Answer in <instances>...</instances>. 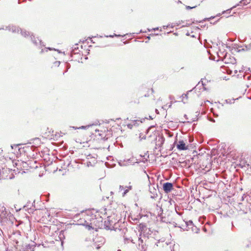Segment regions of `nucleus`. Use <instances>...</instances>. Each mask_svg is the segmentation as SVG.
<instances>
[{
    "label": "nucleus",
    "mask_w": 251,
    "mask_h": 251,
    "mask_svg": "<svg viewBox=\"0 0 251 251\" xmlns=\"http://www.w3.org/2000/svg\"><path fill=\"white\" fill-rule=\"evenodd\" d=\"M94 210H88L83 214V217L78 221V225L91 227L92 225H96L100 226V222L102 223V219L101 217H97V215L94 214Z\"/></svg>",
    "instance_id": "f257e3e1"
},
{
    "label": "nucleus",
    "mask_w": 251,
    "mask_h": 251,
    "mask_svg": "<svg viewBox=\"0 0 251 251\" xmlns=\"http://www.w3.org/2000/svg\"><path fill=\"white\" fill-rule=\"evenodd\" d=\"M10 239L15 243V246H18L20 242H22V237L21 232L19 231H16L14 232L10 237Z\"/></svg>",
    "instance_id": "f03ea898"
},
{
    "label": "nucleus",
    "mask_w": 251,
    "mask_h": 251,
    "mask_svg": "<svg viewBox=\"0 0 251 251\" xmlns=\"http://www.w3.org/2000/svg\"><path fill=\"white\" fill-rule=\"evenodd\" d=\"M155 186L157 187L158 185L153 184L149 186V192L151 194V198L152 199L156 198L158 196L157 190L155 188Z\"/></svg>",
    "instance_id": "7ed1b4c3"
},
{
    "label": "nucleus",
    "mask_w": 251,
    "mask_h": 251,
    "mask_svg": "<svg viewBox=\"0 0 251 251\" xmlns=\"http://www.w3.org/2000/svg\"><path fill=\"white\" fill-rule=\"evenodd\" d=\"M9 30L12 31L13 32H18L19 31H20L21 34L25 37L29 34L28 32H27L26 31H24L23 30H22L19 27L13 25L11 26H9Z\"/></svg>",
    "instance_id": "20e7f679"
},
{
    "label": "nucleus",
    "mask_w": 251,
    "mask_h": 251,
    "mask_svg": "<svg viewBox=\"0 0 251 251\" xmlns=\"http://www.w3.org/2000/svg\"><path fill=\"white\" fill-rule=\"evenodd\" d=\"M173 189V184L171 182H166L163 185V189L166 193H170Z\"/></svg>",
    "instance_id": "39448f33"
},
{
    "label": "nucleus",
    "mask_w": 251,
    "mask_h": 251,
    "mask_svg": "<svg viewBox=\"0 0 251 251\" xmlns=\"http://www.w3.org/2000/svg\"><path fill=\"white\" fill-rule=\"evenodd\" d=\"M165 141V138L162 135H159L156 137L155 139V144L156 146L161 147L164 144Z\"/></svg>",
    "instance_id": "423d86ee"
},
{
    "label": "nucleus",
    "mask_w": 251,
    "mask_h": 251,
    "mask_svg": "<svg viewBox=\"0 0 251 251\" xmlns=\"http://www.w3.org/2000/svg\"><path fill=\"white\" fill-rule=\"evenodd\" d=\"M104 228L108 230H112L113 228V222L110 220V217H108L107 219L105 220L103 224Z\"/></svg>",
    "instance_id": "0eeeda50"
},
{
    "label": "nucleus",
    "mask_w": 251,
    "mask_h": 251,
    "mask_svg": "<svg viewBox=\"0 0 251 251\" xmlns=\"http://www.w3.org/2000/svg\"><path fill=\"white\" fill-rule=\"evenodd\" d=\"M176 147L180 151H184L188 149V146L186 145L185 142L183 140L178 141Z\"/></svg>",
    "instance_id": "6e6552de"
},
{
    "label": "nucleus",
    "mask_w": 251,
    "mask_h": 251,
    "mask_svg": "<svg viewBox=\"0 0 251 251\" xmlns=\"http://www.w3.org/2000/svg\"><path fill=\"white\" fill-rule=\"evenodd\" d=\"M30 38L32 42L35 45L37 46L38 44L39 43L41 47L44 46V45L43 44V42L41 40H39L38 39L36 40L35 37L33 35H31Z\"/></svg>",
    "instance_id": "1a4fd4ad"
},
{
    "label": "nucleus",
    "mask_w": 251,
    "mask_h": 251,
    "mask_svg": "<svg viewBox=\"0 0 251 251\" xmlns=\"http://www.w3.org/2000/svg\"><path fill=\"white\" fill-rule=\"evenodd\" d=\"M201 86H202V87H203V89H204V90H205V87H204V84H203V81H202V79L201 80V81H200V82H199L197 84V85H196V86H195V87H194L192 90H191L189 91L188 92V93H189V92H190L192 91H193V89H196V90H197V89H198V88L201 89Z\"/></svg>",
    "instance_id": "9d476101"
},
{
    "label": "nucleus",
    "mask_w": 251,
    "mask_h": 251,
    "mask_svg": "<svg viewBox=\"0 0 251 251\" xmlns=\"http://www.w3.org/2000/svg\"><path fill=\"white\" fill-rule=\"evenodd\" d=\"M139 228H140L141 234L144 233L145 229H147L146 225L143 223H141L139 224Z\"/></svg>",
    "instance_id": "9b49d317"
},
{
    "label": "nucleus",
    "mask_w": 251,
    "mask_h": 251,
    "mask_svg": "<svg viewBox=\"0 0 251 251\" xmlns=\"http://www.w3.org/2000/svg\"><path fill=\"white\" fill-rule=\"evenodd\" d=\"M92 126H93V125H87L86 126H80L78 127H75V126H71V127L73 129H87L88 128H89V127Z\"/></svg>",
    "instance_id": "f8f14e48"
},
{
    "label": "nucleus",
    "mask_w": 251,
    "mask_h": 251,
    "mask_svg": "<svg viewBox=\"0 0 251 251\" xmlns=\"http://www.w3.org/2000/svg\"><path fill=\"white\" fill-rule=\"evenodd\" d=\"M5 208L4 206H2L1 209V213H0V220L2 219L3 217H5Z\"/></svg>",
    "instance_id": "ddd939ff"
},
{
    "label": "nucleus",
    "mask_w": 251,
    "mask_h": 251,
    "mask_svg": "<svg viewBox=\"0 0 251 251\" xmlns=\"http://www.w3.org/2000/svg\"><path fill=\"white\" fill-rule=\"evenodd\" d=\"M129 241H131L132 243H134L133 242V240L131 238H126V237H125L124 238V243H125V244L128 243L129 242Z\"/></svg>",
    "instance_id": "4468645a"
},
{
    "label": "nucleus",
    "mask_w": 251,
    "mask_h": 251,
    "mask_svg": "<svg viewBox=\"0 0 251 251\" xmlns=\"http://www.w3.org/2000/svg\"><path fill=\"white\" fill-rule=\"evenodd\" d=\"M186 224L187 226H188V228H191L193 226V222L192 221H189L186 223Z\"/></svg>",
    "instance_id": "2eb2a0df"
},
{
    "label": "nucleus",
    "mask_w": 251,
    "mask_h": 251,
    "mask_svg": "<svg viewBox=\"0 0 251 251\" xmlns=\"http://www.w3.org/2000/svg\"><path fill=\"white\" fill-rule=\"evenodd\" d=\"M250 2V0H242L240 1V3L243 4V5H247L248 3Z\"/></svg>",
    "instance_id": "dca6fc26"
},
{
    "label": "nucleus",
    "mask_w": 251,
    "mask_h": 251,
    "mask_svg": "<svg viewBox=\"0 0 251 251\" xmlns=\"http://www.w3.org/2000/svg\"><path fill=\"white\" fill-rule=\"evenodd\" d=\"M187 94H183L182 95V101H183L184 103H185L186 102L184 101V99L186 98V99H187V98H188V96H187Z\"/></svg>",
    "instance_id": "f3484780"
},
{
    "label": "nucleus",
    "mask_w": 251,
    "mask_h": 251,
    "mask_svg": "<svg viewBox=\"0 0 251 251\" xmlns=\"http://www.w3.org/2000/svg\"><path fill=\"white\" fill-rule=\"evenodd\" d=\"M231 61L230 62V63L234 64L236 63V60L234 58H231Z\"/></svg>",
    "instance_id": "a211bd4d"
},
{
    "label": "nucleus",
    "mask_w": 251,
    "mask_h": 251,
    "mask_svg": "<svg viewBox=\"0 0 251 251\" xmlns=\"http://www.w3.org/2000/svg\"><path fill=\"white\" fill-rule=\"evenodd\" d=\"M93 247L96 248L97 249H99L100 248V245H97L96 243L94 244Z\"/></svg>",
    "instance_id": "6ab92c4d"
},
{
    "label": "nucleus",
    "mask_w": 251,
    "mask_h": 251,
    "mask_svg": "<svg viewBox=\"0 0 251 251\" xmlns=\"http://www.w3.org/2000/svg\"><path fill=\"white\" fill-rule=\"evenodd\" d=\"M139 246L141 245L142 247H143V245H142V244L143 243V239H142L141 238H139Z\"/></svg>",
    "instance_id": "aec40b11"
},
{
    "label": "nucleus",
    "mask_w": 251,
    "mask_h": 251,
    "mask_svg": "<svg viewBox=\"0 0 251 251\" xmlns=\"http://www.w3.org/2000/svg\"><path fill=\"white\" fill-rule=\"evenodd\" d=\"M121 35H117L116 34H114L113 35H109V36H108V35H106L105 36V37H113L114 36H117V37H119V36H120Z\"/></svg>",
    "instance_id": "412c9836"
},
{
    "label": "nucleus",
    "mask_w": 251,
    "mask_h": 251,
    "mask_svg": "<svg viewBox=\"0 0 251 251\" xmlns=\"http://www.w3.org/2000/svg\"><path fill=\"white\" fill-rule=\"evenodd\" d=\"M195 7H196V6L190 7V6H186V8L187 9H192V8H195Z\"/></svg>",
    "instance_id": "4be33fe9"
},
{
    "label": "nucleus",
    "mask_w": 251,
    "mask_h": 251,
    "mask_svg": "<svg viewBox=\"0 0 251 251\" xmlns=\"http://www.w3.org/2000/svg\"><path fill=\"white\" fill-rule=\"evenodd\" d=\"M128 192V189L125 190L123 193V196H124Z\"/></svg>",
    "instance_id": "5701e85b"
},
{
    "label": "nucleus",
    "mask_w": 251,
    "mask_h": 251,
    "mask_svg": "<svg viewBox=\"0 0 251 251\" xmlns=\"http://www.w3.org/2000/svg\"><path fill=\"white\" fill-rule=\"evenodd\" d=\"M119 189L120 190L122 191V190H124V188L123 186L120 185Z\"/></svg>",
    "instance_id": "b1692460"
},
{
    "label": "nucleus",
    "mask_w": 251,
    "mask_h": 251,
    "mask_svg": "<svg viewBox=\"0 0 251 251\" xmlns=\"http://www.w3.org/2000/svg\"><path fill=\"white\" fill-rule=\"evenodd\" d=\"M224 60H225V63H228V62H227L226 61V56H225V58H224Z\"/></svg>",
    "instance_id": "393cba45"
},
{
    "label": "nucleus",
    "mask_w": 251,
    "mask_h": 251,
    "mask_svg": "<svg viewBox=\"0 0 251 251\" xmlns=\"http://www.w3.org/2000/svg\"><path fill=\"white\" fill-rule=\"evenodd\" d=\"M140 138H141V139H145V138H146L145 137H144V136L142 137L141 135H140Z\"/></svg>",
    "instance_id": "a878e982"
},
{
    "label": "nucleus",
    "mask_w": 251,
    "mask_h": 251,
    "mask_svg": "<svg viewBox=\"0 0 251 251\" xmlns=\"http://www.w3.org/2000/svg\"><path fill=\"white\" fill-rule=\"evenodd\" d=\"M132 189V186H129L127 187V189H128L129 190H131Z\"/></svg>",
    "instance_id": "bb28decb"
},
{
    "label": "nucleus",
    "mask_w": 251,
    "mask_h": 251,
    "mask_svg": "<svg viewBox=\"0 0 251 251\" xmlns=\"http://www.w3.org/2000/svg\"><path fill=\"white\" fill-rule=\"evenodd\" d=\"M158 27H156V28H152L151 29V30H158Z\"/></svg>",
    "instance_id": "cd10ccee"
},
{
    "label": "nucleus",
    "mask_w": 251,
    "mask_h": 251,
    "mask_svg": "<svg viewBox=\"0 0 251 251\" xmlns=\"http://www.w3.org/2000/svg\"><path fill=\"white\" fill-rule=\"evenodd\" d=\"M87 163V166H89L90 165H91V163L90 162H88Z\"/></svg>",
    "instance_id": "c85d7f7f"
},
{
    "label": "nucleus",
    "mask_w": 251,
    "mask_h": 251,
    "mask_svg": "<svg viewBox=\"0 0 251 251\" xmlns=\"http://www.w3.org/2000/svg\"><path fill=\"white\" fill-rule=\"evenodd\" d=\"M127 126H128V127L129 128H131L132 125H128Z\"/></svg>",
    "instance_id": "c756f323"
},
{
    "label": "nucleus",
    "mask_w": 251,
    "mask_h": 251,
    "mask_svg": "<svg viewBox=\"0 0 251 251\" xmlns=\"http://www.w3.org/2000/svg\"><path fill=\"white\" fill-rule=\"evenodd\" d=\"M47 50H52V49L50 48H47V49L46 51H47Z\"/></svg>",
    "instance_id": "7c9ffc66"
},
{
    "label": "nucleus",
    "mask_w": 251,
    "mask_h": 251,
    "mask_svg": "<svg viewBox=\"0 0 251 251\" xmlns=\"http://www.w3.org/2000/svg\"><path fill=\"white\" fill-rule=\"evenodd\" d=\"M155 35H157L158 34H150V35H151V36Z\"/></svg>",
    "instance_id": "2f4dec72"
},
{
    "label": "nucleus",
    "mask_w": 251,
    "mask_h": 251,
    "mask_svg": "<svg viewBox=\"0 0 251 251\" xmlns=\"http://www.w3.org/2000/svg\"><path fill=\"white\" fill-rule=\"evenodd\" d=\"M149 118H150V119H151V120L153 119V118L151 116H150Z\"/></svg>",
    "instance_id": "473e14b6"
},
{
    "label": "nucleus",
    "mask_w": 251,
    "mask_h": 251,
    "mask_svg": "<svg viewBox=\"0 0 251 251\" xmlns=\"http://www.w3.org/2000/svg\"><path fill=\"white\" fill-rule=\"evenodd\" d=\"M214 18V17H211V18H209V19H211V18ZM205 20H209V19H205Z\"/></svg>",
    "instance_id": "72a5a7b5"
},
{
    "label": "nucleus",
    "mask_w": 251,
    "mask_h": 251,
    "mask_svg": "<svg viewBox=\"0 0 251 251\" xmlns=\"http://www.w3.org/2000/svg\"><path fill=\"white\" fill-rule=\"evenodd\" d=\"M95 131L97 132V131L98 132H99V130H98V129H95Z\"/></svg>",
    "instance_id": "f704fd0d"
},
{
    "label": "nucleus",
    "mask_w": 251,
    "mask_h": 251,
    "mask_svg": "<svg viewBox=\"0 0 251 251\" xmlns=\"http://www.w3.org/2000/svg\"><path fill=\"white\" fill-rule=\"evenodd\" d=\"M147 38H148L149 40H150V36H148V37H147Z\"/></svg>",
    "instance_id": "c9c22d12"
},
{
    "label": "nucleus",
    "mask_w": 251,
    "mask_h": 251,
    "mask_svg": "<svg viewBox=\"0 0 251 251\" xmlns=\"http://www.w3.org/2000/svg\"><path fill=\"white\" fill-rule=\"evenodd\" d=\"M209 102V100H207L206 101H205V102Z\"/></svg>",
    "instance_id": "e433bc0d"
},
{
    "label": "nucleus",
    "mask_w": 251,
    "mask_h": 251,
    "mask_svg": "<svg viewBox=\"0 0 251 251\" xmlns=\"http://www.w3.org/2000/svg\"><path fill=\"white\" fill-rule=\"evenodd\" d=\"M148 30L149 31H150L151 30L150 29H149V28H148Z\"/></svg>",
    "instance_id": "4c0bfd02"
},
{
    "label": "nucleus",
    "mask_w": 251,
    "mask_h": 251,
    "mask_svg": "<svg viewBox=\"0 0 251 251\" xmlns=\"http://www.w3.org/2000/svg\"><path fill=\"white\" fill-rule=\"evenodd\" d=\"M136 122H137V121H134V122L135 123H136ZM134 125H135V124H134Z\"/></svg>",
    "instance_id": "58836bf2"
},
{
    "label": "nucleus",
    "mask_w": 251,
    "mask_h": 251,
    "mask_svg": "<svg viewBox=\"0 0 251 251\" xmlns=\"http://www.w3.org/2000/svg\"><path fill=\"white\" fill-rule=\"evenodd\" d=\"M117 251H121V250L120 249H118Z\"/></svg>",
    "instance_id": "ea45409f"
},
{
    "label": "nucleus",
    "mask_w": 251,
    "mask_h": 251,
    "mask_svg": "<svg viewBox=\"0 0 251 251\" xmlns=\"http://www.w3.org/2000/svg\"><path fill=\"white\" fill-rule=\"evenodd\" d=\"M211 121H212V122H215L214 120H213V119H212V120H211Z\"/></svg>",
    "instance_id": "a19ab883"
},
{
    "label": "nucleus",
    "mask_w": 251,
    "mask_h": 251,
    "mask_svg": "<svg viewBox=\"0 0 251 251\" xmlns=\"http://www.w3.org/2000/svg\"><path fill=\"white\" fill-rule=\"evenodd\" d=\"M11 147L13 149L14 148V147L13 146H11Z\"/></svg>",
    "instance_id": "79ce46f5"
},
{
    "label": "nucleus",
    "mask_w": 251,
    "mask_h": 251,
    "mask_svg": "<svg viewBox=\"0 0 251 251\" xmlns=\"http://www.w3.org/2000/svg\"><path fill=\"white\" fill-rule=\"evenodd\" d=\"M155 111H156V112H157V111H158L157 109H155Z\"/></svg>",
    "instance_id": "37998d69"
},
{
    "label": "nucleus",
    "mask_w": 251,
    "mask_h": 251,
    "mask_svg": "<svg viewBox=\"0 0 251 251\" xmlns=\"http://www.w3.org/2000/svg\"><path fill=\"white\" fill-rule=\"evenodd\" d=\"M43 52V50L42 49V51H41V52Z\"/></svg>",
    "instance_id": "c03bdc74"
},
{
    "label": "nucleus",
    "mask_w": 251,
    "mask_h": 251,
    "mask_svg": "<svg viewBox=\"0 0 251 251\" xmlns=\"http://www.w3.org/2000/svg\"><path fill=\"white\" fill-rule=\"evenodd\" d=\"M237 70H236V71H235V73H237Z\"/></svg>",
    "instance_id": "a18cd8bd"
},
{
    "label": "nucleus",
    "mask_w": 251,
    "mask_h": 251,
    "mask_svg": "<svg viewBox=\"0 0 251 251\" xmlns=\"http://www.w3.org/2000/svg\"><path fill=\"white\" fill-rule=\"evenodd\" d=\"M226 102H228V100H226Z\"/></svg>",
    "instance_id": "49530a36"
},
{
    "label": "nucleus",
    "mask_w": 251,
    "mask_h": 251,
    "mask_svg": "<svg viewBox=\"0 0 251 251\" xmlns=\"http://www.w3.org/2000/svg\"><path fill=\"white\" fill-rule=\"evenodd\" d=\"M250 99H251V97L250 98Z\"/></svg>",
    "instance_id": "de8ad7c7"
}]
</instances>
